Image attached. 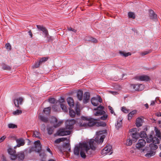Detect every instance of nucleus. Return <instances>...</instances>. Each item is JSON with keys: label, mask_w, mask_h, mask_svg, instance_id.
<instances>
[{"label": "nucleus", "mask_w": 161, "mask_h": 161, "mask_svg": "<svg viewBox=\"0 0 161 161\" xmlns=\"http://www.w3.org/2000/svg\"><path fill=\"white\" fill-rule=\"evenodd\" d=\"M102 133L103 131L97 132L95 140L84 141L76 144L74 149V155L78 157L80 156L83 158H86V155L91 156L92 154V150L95 149L97 143H102L103 141L105 136L102 135Z\"/></svg>", "instance_id": "1"}, {"label": "nucleus", "mask_w": 161, "mask_h": 161, "mask_svg": "<svg viewBox=\"0 0 161 161\" xmlns=\"http://www.w3.org/2000/svg\"><path fill=\"white\" fill-rule=\"evenodd\" d=\"M147 143H152L150 144L149 147L150 150L147 152V153L145 155L147 157H150L153 156L155 154V152L152 151L155 150L158 148V146L157 144L159 143L160 140L157 137H153L152 135H150V136L147 137Z\"/></svg>", "instance_id": "2"}, {"label": "nucleus", "mask_w": 161, "mask_h": 161, "mask_svg": "<svg viewBox=\"0 0 161 161\" xmlns=\"http://www.w3.org/2000/svg\"><path fill=\"white\" fill-rule=\"evenodd\" d=\"M97 119L90 117H83L82 119H78L79 124L81 127L85 128L92 127L96 123Z\"/></svg>", "instance_id": "3"}, {"label": "nucleus", "mask_w": 161, "mask_h": 161, "mask_svg": "<svg viewBox=\"0 0 161 161\" xmlns=\"http://www.w3.org/2000/svg\"><path fill=\"white\" fill-rule=\"evenodd\" d=\"M146 144L145 140L143 139H139L137 143L136 144V147L138 150H140L141 153H146L148 152V147H145L144 148H142Z\"/></svg>", "instance_id": "4"}, {"label": "nucleus", "mask_w": 161, "mask_h": 161, "mask_svg": "<svg viewBox=\"0 0 161 161\" xmlns=\"http://www.w3.org/2000/svg\"><path fill=\"white\" fill-rule=\"evenodd\" d=\"M36 27L39 30L42 31L44 34L45 37H46L47 39L48 42H49L52 40V37L48 35V32L45 27L42 26L38 25H36Z\"/></svg>", "instance_id": "5"}, {"label": "nucleus", "mask_w": 161, "mask_h": 161, "mask_svg": "<svg viewBox=\"0 0 161 161\" xmlns=\"http://www.w3.org/2000/svg\"><path fill=\"white\" fill-rule=\"evenodd\" d=\"M35 146L34 147H32L31 149L30 150V152L34 151L36 152H38L41 150L42 148V145L40 143L39 140H37L35 142Z\"/></svg>", "instance_id": "6"}, {"label": "nucleus", "mask_w": 161, "mask_h": 161, "mask_svg": "<svg viewBox=\"0 0 161 161\" xmlns=\"http://www.w3.org/2000/svg\"><path fill=\"white\" fill-rule=\"evenodd\" d=\"M112 153V147L110 145L107 146L102 151V153L103 155H110Z\"/></svg>", "instance_id": "7"}, {"label": "nucleus", "mask_w": 161, "mask_h": 161, "mask_svg": "<svg viewBox=\"0 0 161 161\" xmlns=\"http://www.w3.org/2000/svg\"><path fill=\"white\" fill-rule=\"evenodd\" d=\"M75 121L74 119L67 120L65 122V128L66 129L71 130L73 127V125L75 124Z\"/></svg>", "instance_id": "8"}, {"label": "nucleus", "mask_w": 161, "mask_h": 161, "mask_svg": "<svg viewBox=\"0 0 161 161\" xmlns=\"http://www.w3.org/2000/svg\"><path fill=\"white\" fill-rule=\"evenodd\" d=\"M104 107L102 106H99L97 108H95V110H97V111L94 113V114L96 116L102 115L104 114L105 112L103 110L104 108Z\"/></svg>", "instance_id": "9"}, {"label": "nucleus", "mask_w": 161, "mask_h": 161, "mask_svg": "<svg viewBox=\"0 0 161 161\" xmlns=\"http://www.w3.org/2000/svg\"><path fill=\"white\" fill-rule=\"evenodd\" d=\"M135 79L138 81H148L150 80L149 77L147 75H137L135 77Z\"/></svg>", "instance_id": "10"}, {"label": "nucleus", "mask_w": 161, "mask_h": 161, "mask_svg": "<svg viewBox=\"0 0 161 161\" xmlns=\"http://www.w3.org/2000/svg\"><path fill=\"white\" fill-rule=\"evenodd\" d=\"M131 87L136 91H141L144 88V86L142 84H132Z\"/></svg>", "instance_id": "11"}, {"label": "nucleus", "mask_w": 161, "mask_h": 161, "mask_svg": "<svg viewBox=\"0 0 161 161\" xmlns=\"http://www.w3.org/2000/svg\"><path fill=\"white\" fill-rule=\"evenodd\" d=\"M99 100L96 98L95 97H92L91 99V102L92 104L94 106H97L98 105L99 102L101 103L102 100L101 97H98Z\"/></svg>", "instance_id": "12"}, {"label": "nucleus", "mask_w": 161, "mask_h": 161, "mask_svg": "<svg viewBox=\"0 0 161 161\" xmlns=\"http://www.w3.org/2000/svg\"><path fill=\"white\" fill-rule=\"evenodd\" d=\"M70 133V131L66 130L63 129H60L58 131V134L59 136H64L69 135Z\"/></svg>", "instance_id": "13"}, {"label": "nucleus", "mask_w": 161, "mask_h": 161, "mask_svg": "<svg viewBox=\"0 0 161 161\" xmlns=\"http://www.w3.org/2000/svg\"><path fill=\"white\" fill-rule=\"evenodd\" d=\"M90 93L88 92H85L84 95L83 103H88L90 99Z\"/></svg>", "instance_id": "14"}, {"label": "nucleus", "mask_w": 161, "mask_h": 161, "mask_svg": "<svg viewBox=\"0 0 161 161\" xmlns=\"http://www.w3.org/2000/svg\"><path fill=\"white\" fill-rule=\"evenodd\" d=\"M23 100V99L21 97H19V98L14 100V102L15 106L16 107H19V105L22 104V102Z\"/></svg>", "instance_id": "15"}, {"label": "nucleus", "mask_w": 161, "mask_h": 161, "mask_svg": "<svg viewBox=\"0 0 161 161\" xmlns=\"http://www.w3.org/2000/svg\"><path fill=\"white\" fill-rule=\"evenodd\" d=\"M16 142L17 143V146L18 147L23 146L25 143L24 140L22 138L17 139Z\"/></svg>", "instance_id": "16"}, {"label": "nucleus", "mask_w": 161, "mask_h": 161, "mask_svg": "<svg viewBox=\"0 0 161 161\" xmlns=\"http://www.w3.org/2000/svg\"><path fill=\"white\" fill-rule=\"evenodd\" d=\"M25 157L24 153L23 152H20L17 154V158L19 160H23Z\"/></svg>", "instance_id": "17"}, {"label": "nucleus", "mask_w": 161, "mask_h": 161, "mask_svg": "<svg viewBox=\"0 0 161 161\" xmlns=\"http://www.w3.org/2000/svg\"><path fill=\"white\" fill-rule=\"evenodd\" d=\"M68 104L70 107L72 108L74 106V103L72 98L69 97L67 99Z\"/></svg>", "instance_id": "18"}, {"label": "nucleus", "mask_w": 161, "mask_h": 161, "mask_svg": "<svg viewBox=\"0 0 161 161\" xmlns=\"http://www.w3.org/2000/svg\"><path fill=\"white\" fill-rule=\"evenodd\" d=\"M64 141H66L67 142H69V138L66 137L59 138L56 140L54 141V142L56 143H58L61 142H63Z\"/></svg>", "instance_id": "19"}, {"label": "nucleus", "mask_w": 161, "mask_h": 161, "mask_svg": "<svg viewBox=\"0 0 161 161\" xmlns=\"http://www.w3.org/2000/svg\"><path fill=\"white\" fill-rule=\"evenodd\" d=\"M149 16L151 19H156L157 15L154 13V11L152 10L149 11Z\"/></svg>", "instance_id": "20"}, {"label": "nucleus", "mask_w": 161, "mask_h": 161, "mask_svg": "<svg viewBox=\"0 0 161 161\" xmlns=\"http://www.w3.org/2000/svg\"><path fill=\"white\" fill-rule=\"evenodd\" d=\"M137 112V110H135L132 111L130 112L128 114V119L129 120H130L132 117H133L134 115Z\"/></svg>", "instance_id": "21"}, {"label": "nucleus", "mask_w": 161, "mask_h": 161, "mask_svg": "<svg viewBox=\"0 0 161 161\" xmlns=\"http://www.w3.org/2000/svg\"><path fill=\"white\" fill-rule=\"evenodd\" d=\"M131 135L133 139V141L135 142L139 138L140 136L139 134L137 133H132Z\"/></svg>", "instance_id": "22"}, {"label": "nucleus", "mask_w": 161, "mask_h": 161, "mask_svg": "<svg viewBox=\"0 0 161 161\" xmlns=\"http://www.w3.org/2000/svg\"><path fill=\"white\" fill-rule=\"evenodd\" d=\"M83 92L81 91H79L77 93V98L79 101H81L83 99Z\"/></svg>", "instance_id": "23"}, {"label": "nucleus", "mask_w": 161, "mask_h": 161, "mask_svg": "<svg viewBox=\"0 0 161 161\" xmlns=\"http://www.w3.org/2000/svg\"><path fill=\"white\" fill-rule=\"evenodd\" d=\"M122 119H118L116 123L115 124L116 128L117 130H118L121 126L122 123Z\"/></svg>", "instance_id": "24"}, {"label": "nucleus", "mask_w": 161, "mask_h": 161, "mask_svg": "<svg viewBox=\"0 0 161 161\" xmlns=\"http://www.w3.org/2000/svg\"><path fill=\"white\" fill-rule=\"evenodd\" d=\"M142 119L139 117L136 120V126L137 127L141 126L142 125Z\"/></svg>", "instance_id": "25"}, {"label": "nucleus", "mask_w": 161, "mask_h": 161, "mask_svg": "<svg viewBox=\"0 0 161 161\" xmlns=\"http://www.w3.org/2000/svg\"><path fill=\"white\" fill-rule=\"evenodd\" d=\"M47 130L48 134L49 135H51L53 132L54 127L53 126H48L47 127Z\"/></svg>", "instance_id": "26"}, {"label": "nucleus", "mask_w": 161, "mask_h": 161, "mask_svg": "<svg viewBox=\"0 0 161 161\" xmlns=\"http://www.w3.org/2000/svg\"><path fill=\"white\" fill-rule=\"evenodd\" d=\"M154 130L156 133V136L160 139L161 137V134L159 130L156 127H155Z\"/></svg>", "instance_id": "27"}, {"label": "nucleus", "mask_w": 161, "mask_h": 161, "mask_svg": "<svg viewBox=\"0 0 161 161\" xmlns=\"http://www.w3.org/2000/svg\"><path fill=\"white\" fill-rule=\"evenodd\" d=\"M57 121L58 119L56 117L53 116L51 117L50 122L53 124L54 127L55 126V124H56V123H57Z\"/></svg>", "instance_id": "28"}, {"label": "nucleus", "mask_w": 161, "mask_h": 161, "mask_svg": "<svg viewBox=\"0 0 161 161\" xmlns=\"http://www.w3.org/2000/svg\"><path fill=\"white\" fill-rule=\"evenodd\" d=\"M51 109V108L50 107L45 108L43 110V112L46 115H49Z\"/></svg>", "instance_id": "29"}, {"label": "nucleus", "mask_w": 161, "mask_h": 161, "mask_svg": "<svg viewBox=\"0 0 161 161\" xmlns=\"http://www.w3.org/2000/svg\"><path fill=\"white\" fill-rule=\"evenodd\" d=\"M39 118L40 120L44 122H47L48 121V119L43 116L39 115Z\"/></svg>", "instance_id": "30"}, {"label": "nucleus", "mask_w": 161, "mask_h": 161, "mask_svg": "<svg viewBox=\"0 0 161 161\" xmlns=\"http://www.w3.org/2000/svg\"><path fill=\"white\" fill-rule=\"evenodd\" d=\"M69 115L71 117H75V111L71 109L70 108H69Z\"/></svg>", "instance_id": "31"}, {"label": "nucleus", "mask_w": 161, "mask_h": 161, "mask_svg": "<svg viewBox=\"0 0 161 161\" xmlns=\"http://www.w3.org/2000/svg\"><path fill=\"white\" fill-rule=\"evenodd\" d=\"M119 54L122 56H124L125 57H127L131 55V53L130 52L125 53L120 51L119 52Z\"/></svg>", "instance_id": "32"}, {"label": "nucleus", "mask_w": 161, "mask_h": 161, "mask_svg": "<svg viewBox=\"0 0 161 161\" xmlns=\"http://www.w3.org/2000/svg\"><path fill=\"white\" fill-rule=\"evenodd\" d=\"M139 135L141 138H146L147 137V135L146 132L144 131H141Z\"/></svg>", "instance_id": "33"}, {"label": "nucleus", "mask_w": 161, "mask_h": 161, "mask_svg": "<svg viewBox=\"0 0 161 161\" xmlns=\"http://www.w3.org/2000/svg\"><path fill=\"white\" fill-rule=\"evenodd\" d=\"M8 152L10 155H14L15 154H16L15 151L11 148H9L8 149Z\"/></svg>", "instance_id": "34"}, {"label": "nucleus", "mask_w": 161, "mask_h": 161, "mask_svg": "<svg viewBox=\"0 0 161 161\" xmlns=\"http://www.w3.org/2000/svg\"><path fill=\"white\" fill-rule=\"evenodd\" d=\"M60 107L62 110L64 112H67L68 111L67 108L65 104H61L60 105Z\"/></svg>", "instance_id": "35"}, {"label": "nucleus", "mask_w": 161, "mask_h": 161, "mask_svg": "<svg viewBox=\"0 0 161 161\" xmlns=\"http://www.w3.org/2000/svg\"><path fill=\"white\" fill-rule=\"evenodd\" d=\"M128 16L129 18L134 19L135 18V15L134 13L130 12L128 13Z\"/></svg>", "instance_id": "36"}, {"label": "nucleus", "mask_w": 161, "mask_h": 161, "mask_svg": "<svg viewBox=\"0 0 161 161\" xmlns=\"http://www.w3.org/2000/svg\"><path fill=\"white\" fill-rule=\"evenodd\" d=\"M8 127L9 128L14 129L17 128V126L13 123H10L8 125Z\"/></svg>", "instance_id": "37"}, {"label": "nucleus", "mask_w": 161, "mask_h": 161, "mask_svg": "<svg viewBox=\"0 0 161 161\" xmlns=\"http://www.w3.org/2000/svg\"><path fill=\"white\" fill-rule=\"evenodd\" d=\"M40 135V133L37 131H35L33 132V137L39 138Z\"/></svg>", "instance_id": "38"}, {"label": "nucleus", "mask_w": 161, "mask_h": 161, "mask_svg": "<svg viewBox=\"0 0 161 161\" xmlns=\"http://www.w3.org/2000/svg\"><path fill=\"white\" fill-rule=\"evenodd\" d=\"M22 113V111H21V110H19V109H17V110H16V111H14L13 112V114L14 115H16L20 114H21Z\"/></svg>", "instance_id": "39"}, {"label": "nucleus", "mask_w": 161, "mask_h": 161, "mask_svg": "<svg viewBox=\"0 0 161 161\" xmlns=\"http://www.w3.org/2000/svg\"><path fill=\"white\" fill-rule=\"evenodd\" d=\"M121 110L123 112L125 113H127L129 112V110L124 107H121Z\"/></svg>", "instance_id": "40"}, {"label": "nucleus", "mask_w": 161, "mask_h": 161, "mask_svg": "<svg viewBox=\"0 0 161 161\" xmlns=\"http://www.w3.org/2000/svg\"><path fill=\"white\" fill-rule=\"evenodd\" d=\"M58 102L59 103L60 105L61 104H64L65 103L64 99L63 97H60L58 99Z\"/></svg>", "instance_id": "41"}, {"label": "nucleus", "mask_w": 161, "mask_h": 161, "mask_svg": "<svg viewBox=\"0 0 161 161\" xmlns=\"http://www.w3.org/2000/svg\"><path fill=\"white\" fill-rule=\"evenodd\" d=\"M63 121L62 120H59L57 121V123H56L55 124L54 128H56L60 126V125L63 122Z\"/></svg>", "instance_id": "42"}, {"label": "nucleus", "mask_w": 161, "mask_h": 161, "mask_svg": "<svg viewBox=\"0 0 161 161\" xmlns=\"http://www.w3.org/2000/svg\"><path fill=\"white\" fill-rule=\"evenodd\" d=\"M132 142L131 140L130 139H128L126 141V145L127 146H130L132 144Z\"/></svg>", "instance_id": "43"}, {"label": "nucleus", "mask_w": 161, "mask_h": 161, "mask_svg": "<svg viewBox=\"0 0 161 161\" xmlns=\"http://www.w3.org/2000/svg\"><path fill=\"white\" fill-rule=\"evenodd\" d=\"M47 59V58H43L39 60V62L41 64L42 62L46 61Z\"/></svg>", "instance_id": "44"}, {"label": "nucleus", "mask_w": 161, "mask_h": 161, "mask_svg": "<svg viewBox=\"0 0 161 161\" xmlns=\"http://www.w3.org/2000/svg\"><path fill=\"white\" fill-rule=\"evenodd\" d=\"M3 69L4 70H9L11 69V68L9 66L5 65L3 66Z\"/></svg>", "instance_id": "45"}, {"label": "nucleus", "mask_w": 161, "mask_h": 161, "mask_svg": "<svg viewBox=\"0 0 161 161\" xmlns=\"http://www.w3.org/2000/svg\"><path fill=\"white\" fill-rule=\"evenodd\" d=\"M137 130L136 128H133L131 129L130 130V133L131 134H132V133H137L136 132Z\"/></svg>", "instance_id": "46"}, {"label": "nucleus", "mask_w": 161, "mask_h": 161, "mask_svg": "<svg viewBox=\"0 0 161 161\" xmlns=\"http://www.w3.org/2000/svg\"><path fill=\"white\" fill-rule=\"evenodd\" d=\"M49 102L51 103H54L55 102V99L53 98H50L48 99Z\"/></svg>", "instance_id": "47"}, {"label": "nucleus", "mask_w": 161, "mask_h": 161, "mask_svg": "<svg viewBox=\"0 0 161 161\" xmlns=\"http://www.w3.org/2000/svg\"><path fill=\"white\" fill-rule=\"evenodd\" d=\"M10 155V158L12 160H14L15 159L17 158V154H14V155Z\"/></svg>", "instance_id": "48"}, {"label": "nucleus", "mask_w": 161, "mask_h": 161, "mask_svg": "<svg viewBox=\"0 0 161 161\" xmlns=\"http://www.w3.org/2000/svg\"><path fill=\"white\" fill-rule=\"evenodd\" d=\"M109 110L110 111V112L112 114H114V115H115V114L113 110V109L112 107L110 106H108V107Z\"/></svg>", "instance_id": "49"}, {"label": "nucleus", "mask_w": 161, "mask_h": 161, "mask_svg": "<svg viewBox=\"0 0 161 161\" xmlns=\"http://www.w3.org/2000/svg\"><path fill=\"white\" fill-rule=\"evenodd\" d=\"M5 47L8 50H10L11 48L10 45L9 43L6 44Z\"/></svg>", "instance_id": "50"}, {"label": "nucleus", "mask_w": 161, "mask_h": 161, "mask_svg": "<svg viewBox=\"0 0 161 161\" xmlns=\"http://www.w3.org/2000/svg\"><path fill=\"white\" fill-rule=\"evenodd\" d=\"M39 153V156L42 158H43L45 156V154L43 152H42V151H40L38 152Z\"/></svg>", "instance_id": "51"}, {"label": "nucleus", "mask_w": 161, "mask_h": 161, "mask_svg": "<svg viewBox=\"0 0 161 161\" xmlns=\"http://www.w3.org/2000/svg\"><path fill=\"white\" fill-rule=\"evenodd\" d=\"M98 125L100 126H104L106 125V124L105 123L103 122H100L98 123Z\"/></svg>", "instance_id": "52"}, {"label": "nucleus", "mask_w": 161, "mask_h": 161, "mask_svg": "<svg viewBox=\"0 0 161 161\" xmlns=\"http://www.w3.org/2000/svg\"><path fill=\"white\" fill-rule=\"evenodd\" d=\"M40 64H41V63H40L39 61L38 62L36 63L34 65H33V68H37L39 66Z\"/></svg>", "instance_id": "53"}, {"label": "nucleus", "mask_w": 161, "mask_h": 161, "mask_svg": "<svg viewBox=\"0 0 161 161\" xmlns=\"http://www.w3.org/2000/svg\"><path fill=\"white\" fill-rule=\"evenodd\" d=\"M88 41H92L93 42L95 43L97 42V40L96 39L92 37H91L90 39L88 40Z\"/></svg>", "instance_id": "54"}, {"label": "nucleus", "mask_w": 161, "mask_h": 161, "mask_svg": "<svg viewBox=\"0 0 161 161\" xmlns=\"http://www.w3.org/2000/svg\"><path fill=\"white\" fill-rule=\"evenodd\" d=\"M107 115H103V116H101L100 117V119L101 120H105V119H107Z\"/></svg>", "instance_id": "55"}, {"label": "nucleus", "mask_w": 161, "mask_h": 161, "mask_svg": "<svg viewBox=\"0 0 161 161\" xmlns=\"http://www.w3.org/2000/svg\"><path fill=\"white\" fill-rule=\"evenodd\" d=\"M150 52V51H144V52H142V53H141V54L142 55V56H144V55H146L147 54H148V53H149Z\"/></svg>", "instance_id": "56"}, {"label": "nucleus", "mask_w": 161, "mask_h": 161, "mask_svg": "<svg viewBox=\"0 0 161 161\" xmlns=\"http://www.w3.org/2000/svg\"><path fill=\"white\" fill-rule=\"evenodd\" d=\"M52 108L55 111H58V107L56 105H53V106Z\"/></svg>", "instance_id": "57"}, {"label": "nucleus", "mask_w": 161, "mask_h": 161, "mask_svg": "<svg viewBox=\"0 0 161 161\" xmlns=\"http://www.w3.org/2000/svg\"><path fill=\"white\" fill-rule=\"evenodd\" d=\"M6 138V136H3L0 138V143L3 142L5 138Z\"/></svg>", "instance_id": "58"}, {"label": "nucleus", "mask_w": 161, "mask_h": 161, "mask_svg": "<svg viewBox=\"0 0 161 161\" xmlns=\"http://www.w3.org/2000/svg\"><path fill=\"white\" fill-rule=\"evenodd\" d=\"M69 143H65V145L64 146L65 147H68V151H70V147H69Z\"/></svg>", "instance_id": "59"}, {"label": "nucleus", "mask_w": 161, "mask_h": 161, "mask_svg": "<svg viewBox=\"0 0 161 161\" xmlns=\"http://www.w3.org/2000/svg\"><path fill=\"white\" fill-rule=\"evenodd\" d=\"M68 29L69 31H74V32H76V30H75L74 29H73L71 27L68 28Z\"/></svg>", "instance_id": "60"}, {"label": "nucleus", "mask_w": 161, "mask_h": 161, "mask_svg": "<svg viewBox=\"0 0 161 161\" xmlns=\"http://www.w3.org/2000/svg\"><path fill=\"white\" fill-rule=\"evenodd\" d=\"M156 102V100H155V101H152L151 102V104H150V105L151 106H153L155 104V103Z\"/></svg>", "instance_id": "61"}, {"label": "nucleus", "mask_w": 161, "mask_h": 161, "mask_svg": "<svg viewBox=\"0 0 161 161\" xmlns=\"http://www.w3.org/2000/svg\"><path fill=\"white\" fill-rule=\"evenodd\" d=\"M47 152L51 154H52V153L50 149L48 147H47Z\"/></svg>", "instance_id": "62"}, {"label": "nucleus", "mask_w": 161, "mask_h": 161, "mask_svg": "<svg viewBox=\"0 0 161 161\" xmlns=\"http://www.w3.org/2000/svg\"><path fill=\"white\" fill-rule=\"evenodd\" d=\"M46 126L44 124H43L42 125V130H45V129Z\"/></svg>", "instance_id": "63"}, {"label": "nucleus", "mask_w": 161, "mask_h": 161, "mask_svg": "<svg viewBox=\"0 0 161 161\" xmlns=\"http://www.w3.org/2000/svg\"><path fill=\"white\" fill-rule=\"evenodd\" d=\"M76 112L77 115L80 114V110L79 109H78L77 108L76 109Z\"/></svg>", "instance_id": "64"}]
</instances>
